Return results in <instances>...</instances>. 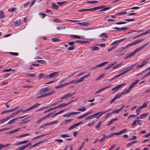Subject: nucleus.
Segmentation results:
<instances>
[{
	"label": "nucleus",
	"mask_w": 150,
	"mask_h": 150,
	"mask_svg": "<svg viewBox=\"0 0 150 150\" xmlns=\"http://www.w3.org/2000/svg\"><path fill=\"white\" fill-rule=\"evenodd\" d=\"M144 40V39H141L139 40H137L132 42L131 43H129L125 46L126 48L127 49L132 45L138 44Z\"/></svg>",
	"instance_id": "f257e3e1"
},
{
	"label": "nucleus",
	"mask_w": 150,
	"mask_h": 150,
	"mask_svg": "<svg viewBox=\"0 0 150 150\" xmlns=\"http://www.w3.org/2000/svg\"><path fill=\"white\" fill-rule=\"evenodd\" d=\"M144 40V39H141L139 40H137L132 42L131 43H129L125 46L126 48L127 49L132 45L138 44Z\"/></svg>",
	"instance_id": "f03ea898"
},
{
	"label": "nucleus",
	"mask_w": 150,
	"mask_h": 150,
	"mask_svg": "<svg viewBox=\"0 0 150 150\" xmlns=\"http://www.w3.org/2000/svg\"><path fill=\"white\" fill-rule=\"evenodd\" d=\"M144 40V39H141L139 40H137L132 42L131 43H129L125 46L126 48L127 49L132 45L138 44Z\"/></svg>",
	"instance_id": "7ed1b4c3"
},
{
	"label": "nucleus",
	"mask_w": 150,
	"mask_h": 150,
	"mask_svg": "<svg viewBox=\"0 0 150 150\" xmlns=\"http://www.w3.org/2000/svg\"><path fill=\"white\" fill-rule=\"evenodd\" d=\"M123 92L119 93L116 94L114 98L110 101V103L111 104L113 103L117 99H118L120 98L121 96L123 95Z\"/></svg>",
	"instance_id": "20e7f679"
},
{
	"label": "nucleus",
	"mask_w": 150,
	"mask_h": 150,
	"mask_svg": "<svg viewBox=\"0 0 150 150\" xmlns=\"http://www.w3.org/2000/svg\"><path fill=\"white\" fill-rule=\"evenodd\" d=\"M50 90V88L49 87H46L42 88L40 90L38 93H40V95H43L44 94H45V93H46Z\"/></svg>",
	"instance_id": "39448f33"
},
{
	"label": "nucleus",
	"mask_w": 150,
	"mask_h": 150,
	"mask_svg": "<svg viewBox=\"0 0 150 150\" xmlns=\"http://www.w3.org/2000/svg\"><path fill=\"white\" fill-rule=\"evenodd\" d=\"M59 75V72H55L47 75L45 76L47 79H50L51 78H53Z\"/></svg>",
	"instance_id": "423d86ee"
},
{
	"label": "nucleus",
	"mask_w": 150,
	"mask_h": 150,
	"mask_svg": "<svg viewBox=\"0 0 150 150\" xmlns=\"http://www.w3.org/2000/svg\"><path fill=\"white\" fill-rule=\"evenodd\" d=\"M76 92H74L73 93H68L64 95V96H63L61 98V100L63 99H67L74 95Z\"/></svg>",
	"instance_id": "0eeeda50"
},
{
	"label": "nucleus",
	"mask_w": 150,
	"mask_h": 150,
	"mask_svg": "<svg viewBox=\"0 0 150 150\" xmlns=\"http://www.w3.org/2000/svg\"><path fill=\"white\" fill-rule=\"evenodd\" d=\"M105 6L102 5L100 6H97V7H98V9H103L99 11L100 12H103L104 11H105L107 10H109L111 8V7L104 8Z\"/></svg>",
	"instance_id": "6e6552de"
},
{
	"label": "nucleus",
	"mask_w": 150,
	"mask_h": 150,
	"mask_svg": "<svg viewBox=\"0 0 150 150\" xmlns=\"http://www.w3.org/2000/svg\"><path fill=\"white\" fill-rule=\"evenodd\" d=\"M55 92V91H53L51 92H49L48 93H47L46 94H44L43 95H41L38 96L37 97V98H40L45 97L47 96H50L52 94L54 93Z\"/></svg>",
	"instance_id": "1a4fd4ad"
},
{
	"label": "nucleus",
	"mask_w": 150,
	"mask_h": 150,
	"mask_svg": "<svg viewBox=\"0 0 150 150\" xmlns=\"http://www.w3.org/2000/svg\"><path fill=\"white\" fill-rule=\"evenodd\" d=\"M111 110V109H108V110H107L105 111H102L100 112H98V113H99V114H101L100 115L96 116V117H95L97 119H98L100 118V117H101V116L103 115V113L108 112H109V111H110V110Z\"/></svg>",
	"instance_id": "9d476101"
},
{
	"label": "nucleus",
	"mask_w": 150,
	"mask_h": 150,
	"mask_svg": "<svg viewBox=\"0 0 150 150\" xmlns=\"http://www.w3.org/2000/svg\"><path fill=\"white\" fill-rule=\"evenodd\" d=\"M99 114V113H96L93 115H91V116H89L86 117L85 119V120H88L90 119H92L93 118V117H94L96 116H96H96L97 115H98Z\"/></svg>",
	"instance_id": "9b49d317"
},
{
	"label": "nucleus",
	"mask_w": 150,
	"mask_h": 150,
	"mask_svg": "<svg viewBox=\"0 0 150 150\" xmlns=\"http://www.w3.org/2000/svg\"><path fill=\"white\" fill-rule=\"evenodd\" d=\"M124 105H123L119 109L116 110H114L112 111V114L113 113H118L120 111L122 110L124 108Z\"/></svg>",
	"instance_id": "f8f14e48"
},
{
	"label": "nucleus",
	"mask_w": 150,
	"mask_h": 150,
	"mask_svg": "<svg viewBox=\"0 0 150 150\" xmlns=\"http://www.w3.org/2000/svg\"><path fill=\"white\" fill-rule=\"evenodd\" d=\"M125 84L126 83H125L119 84L113 88L112 89V90L113 91L115 90H117Z\"/></svg>",
	"instance_id": "ddd939ff"
},
{
	"label": "nucleus",
	"mask_w": 150,
	"mask_h": 150,
	"mask_svg": "<svg viewBox=\"0 0 150 150\" xmlns=\"http://www.w3.org/2000/svg\"><path fill=\"white\" fill-rule=\"evenodd\" d=\"M77 24L81 25L83 26H88L89 25V22H84L83 23H77Z\"/></svg>",
	"instance_id": "4468645a"
},
{
	"label": "nucleus",
	"mask_w": 150,
	"mask_h": 150,
	"mask_svg": "<svg viewBox=\"0 0 150 150\" xmlns=\"http://www.w3.org/2000/svg\"><path fill=\"white\" fill-rule=\"evenodd\" d=\"M20 112V110H18L17 111L13 113L10 114L9 116H8L10 117V118L11 119L14 117L16 115L19 114Z\"/></svg>",
	"instance_id": "2eb2a0df"
},
{
	"label": "nucleus",
	"mask_w": 150,
	"mask_h": 150,
	"mask_svg": "<svg viewBox=\"0 0 150 150\" xmlns=\"http://www.w3.org/2000/svg\"><path fill=\"white\" fill-rule=\"evenodd\" d=\"M139 81V80H137L135 81L134 82H133L131 84L130 86H129V87L131 89L137 83H138Z\"/></svg>",
	"instance_id": "dca6fc26"
},
{
	"label": "nucleus",
	"mask_w": 150,
	"mask_h": 150,
	"mask_svg": "<svg viewBox=\"0 0 150 150\" xmlns=\"http://www.w3.org/2000/svg\"><path fill=\"white\" fill-rule=\"evenodd\" d=\"M14 25L16 27L19 26L21 24L22 22L21 20L17 21L15 22L14 23Z\"/></svg>",
	"instance_id": "f3484780"
},
{
	"label": "nucleus",
	"mask_w": 150,
	"mask_h": 150,
	"mask_svg": "<svg viewBox=\"0 0 150 150\" xmlns=\"http://www.w3.org/2000/svg\"><path fill=\"white\" fill-rule=\"evenodd\" d=\"M100 37L102 38H108V35L106 33H104L101 34L100 35Z\"/></svg>",
	"instance_id": "a211bd4d"
},
{
	"label": "nucleus",
	"mask_w": 150,
	"mask_h": 150,
	"mask_svg": "<svg viewBox=\"0 0 150 150\" xmlns=\"http://www.w3.org/2000/svg\"><path fill=\"white\" fill-rule=\"evenodd\" d=\"M10 119V117L8 116V117L0 120L1 122V124L4 122L8 120L9 119Z\"/></svg>",
	"instance_id": "6ab92c4d"
},
{
	"label": "nucleus",
	"mask_w": 150,
	"mask_h": 150,
	"mask_svg": "<svg viewBox=\"0 0 150 150\" xmlns=\"http://www.w3.org/2000/svg\"><path fill=\"white\" fill-rule=\"evenodd\" d=\"M70 36L71 37V38H79L80 39L81 38H83L84 36H83L80 37L78 35H71Z\"/></svg>",
	"instance_id": "aec40b11"
},
{
	"label": "nucleus",
	"mask_w": 150,
	"mask_h": 150,
	"mask_svg": "<svg viewBox=\"0 0 150 150\" xmlns=\"http://www.w3.org/2000/svg\"><path fill=\"white\" fill-rule=\"evenodd\" d=\"M5 17L4 12L2 11H0V19H3Z\"/></svg>",
	"instance_id": "412c9836"
},
{
	"label": "nucleus",
	"mask_w": 150,
	"mask_h": 150,
	"mask_svg": "<svg viewBox=\"0 0 150 150\" xmlns=\"http://www.w3.org/2000/svg\"><path fill=\"white\" fill-rule=\"evenodd\" d=\"M89 49L93 51H97L99 50V48L98 47L93 46L89 48Z\"/></svg>",
	"instance_id": "4be33fe9"
},
{
	"label": "nucleus",
	"mask_w": 150,
	"mask_h": 150,
	"mask_svg": "<svg viewBox=\"0 0 150 150\" xmlns=\"http://www.w3.org/2000/svg\"><path fill=\"white\" fill-rule=\"evenodd\" d=\"M11 144H8L6 145H3L2 144H0V150L2 149L3 148L9 146Z\"/></svg>",
	"instance_id": "5701e85b"
},
{
	"label": "nucleus",
	"mask_w": 150,
	"mask_h": 150,
	"mask_svg": "<svg viewBox=\"0 0 150 150\" xmlns=\"http://www.w3.org/2000/svg\"><path fill=\"white\" fill-rule=\"evenodd\" d=\"M45 74L43 73H40L39 74L38 78L39 79H41L45 77Z\"/></svg>",
	"instance_id": "b1692460"
},
{
	"label": "nucleus",
	"mask_w": 150,
	"mask_h": 150,
	"mask_svg": "<svg viewBox=\"0 0 150 150\" xmlns=\"http://www.w3.org/2000/svg\"><path fill=\"white\" fill-rule=\"evenodd\" d=\"M108 62H105L101 63L100 64H99L97 65L98 67V68L99 67H102L104 66V65H105V64H106L108 63Z\"/></svg>",
	"instance_id": "393cba45"
},
{
	"label": "nucleus",
	"mask_w": 150,
	"mask_h": 150,
	"mask_svg": "<svg viewBox=\"0 0 150 150\" xmlns=\"http://www.w3.org/2000/svg\"><path fill=\"white\" fill-rule=\"evenodd\" d=\"M52 8L54 9L57 10L58 9L59 6L55 4H53L52 5Z\"/></svg>",
	"instance_id": "a878e982"
},
{
	"label": "nucleus",
	"mask_w": 150,
	"mask_h": 150,
	"mask_svg": "<svg viewBox=\"0 0 150 150\" xmlns=\"http://www.w3.org/2000/svg\"><path fill=\"white\" fill-rule=\"evenodd\" d=\"M40 105V104H39V103H37L34 105L30 107V110H32V109L35 108L39 106V105Z\"/></svg>",
	"instance_id": "bb28decb"
},
{
	"label": "nucleus",
	"mask_w": 150,
	"mask_h": 150,
	"mask_svg": "<svg viewBox=\"0 0 150 150\" xmlns=\"http://www.w3.org/2000/svg\"><path fill=\"white\" fill-rule=\"evenodd\" d=\"M126 49L125 46L124 47H121L118 49L117 51V52H121L124 49Z\"/></svg>",
	"instance_id": "cd10ccee"
},
{
	"label": "nucleus",
	"mask_w": 150,
	"mask_h": 150,
	"mask_svg": "<svg viewBox=\"0 0 150 150\" xmlns=\"http://www.w3.org/2000/svg\"><path fill=\"white\" fill-rule=\"evenodd\" d=\"M75 42L78 43H86L87 41H82L80 40H77L75 41Z\"/></svg>",
	"instance_id": "c85d7f7f"
},
{
	"label": "nucleus",
	"mask_w": 150,
	"mask_h": 150,
	"mask_svg": "<svg viewBox=\"0 0 150 150\" xmlns=\"http://www.w3.org/2000/svg\"><path fill=\"white\" fill-rule=\"evenodd\" d=\"M46 141V140H44L43 141H41L38 142V143H35V144H34V145H33L32 146V147H35L36 146H37L38 145L42 143L45 142Z\"/></svg>",
	"instance_id": "c756f323"
},
{
	"label": "nucleus",
	"mask_w": 150,
	"mask_h": 150,
	"mask_svg": "<svg viewBox=\"0 0 150 150\" xmlns=\"http://www.w3.org/2000/svg\"><path fill=\"white\" fill-rule=\"evenodd\" d=\"M20 128H18L17 129H15L9 132V134H13L15 133L16 132H18L20 130Z\"/></svg>",
	"instance_id": "7c9ffc66"
},
{
	"label": "nucleus",
	"mask_w": 150,
	"mask_h": 150,
	"mask_svg": "<svg viewBox=\"0 0 150 150\" xmlns=\"http://www.w3.org/2000/svg\"><path fill=\"white\" fill-rule=\"evenodd\" d=\"M67 1H64L63 2H58L57 4L60 6H62L63 4L66 3Z\"/></svg>",
	"instance_id": "2f4dec72"
},
{
	"label": "nucleus",
	"mask_w": 150,
	"mask_h": 150,
	"mask_svg": "<svg viewBox=\"0 0 150 150\" xmlns=\"http://www.w3.org/2000/svg\"><path fill=\"white\" fill-rule=\"evenodd\" d=\"M147 115V113H143L140 115V118H141V119H143L146 117Z\"/></svg>",
	"instance_id": "473e14b6"
},
{
	"label": "nucleus",
	"mask_w": 150,
	"mask_h": 150,
	"mask_svg": "<svg viewBox=\"0 0 150 150\" xmlns=\"http://www.w3.org/2000/svg\"><path fill=\"white\" fill-rule=\"evenodd\" d=\"M53 113V112H51L50 113H49L47 115H46V116H44V117H43L44 119V120L45 119L48 117H50V116H51Z\"/></svg>",
	"instance_id": "72a5a7b5"
},
{
	"label": "nucleus",
	"mask_w": 150,
	"mask_h": 150,
	"mask_svg": "<svg viewBox=\"0 0 150 150\" xmlns=\"http://www.w3.org/2000/svg\"><path fill=\"white\" fill-rule=\"evenodd\" d=\"M32 145V144L31 143H29L27 145H26L25 146H21L22 148H23V149L24 150V149H25V148L28 147L29 146H30Z\"/></svg>",
	"instance_id": "f704fd0d"
},
{
	"label": "nucleus",
	"mask_w": 150,
	"mask_h": 150,
	"mask_svg": "<svg viewBox=\"0 0 150 150\" xmlns=\"http://www.w3.org/2000/svg\"><path fill=\"white\" fill-rule=\"evenodd\" d=\"M137 142V141H134L132 142H131L128 144H127V146H131L134 143H136Z\"/></svg>",
	"instance_id": "c9c22d12"
},
{
	"label": "nucleus",
	"mask_w": 150,
	"mask_h": 150,
	"mask_svg": "<svg viewBox=\"0 0 150 150\" xmlns=\"http://www.w3.org/2000/svg\"><path fill=\"white\" fill-rule=\"evenodd\" d=\"M73 120V119H72L64 120L63 121V123L64 124H66L68 122H71V121H72Z\"/></svg>",
	"instance_id": "e433bc0d"
},
{
	"label": "nucleus",
	"mask_w": 150,
	"mask_h": 150,
	"mask_svg": "<svg viewBox=\"0 0 150 150\" xmlns=\"http://www.w3.org/2000/svg\"><path fill=\"white\" fill-rule=\"evenodd\" d=\"M78 110L81 111H84L86 110V107L84 106L82 108H78Z\"/></svg>",
	"instance_id": "4c0bfd02"
},
{
	"label": "nucleus",
	"mask_w": 150,
	"mask_h": 150,
	"mask_svg": "<svg viewBox=\"0 0 150 150\" xmlns=\"http://www.w3.org/2000/svg\"><path fill=\"white\" fill-rule=\"evenodd\" d=\"M131 89L129 87V88L127 89L125 92H124V91H123V95H124L126 93H129Z\"/></svg>",
	"instance_id": "58836bf2"
},
{
	"label": "nucleus",
	"mask_w": 150,
	"mask_h": 150,
	"mask_svg": "<svg viewBox=\"0 0 150 150\" xmlns=\"http://www.w3.org/2000/svg\"><path fill=\"white\" fill-rule=\"evenodd\" d=\"M52 40L54 42H58L60 41L59 39L58 38H53L52 39Z\"/></svg>",
	"instance_id": "ea45409f"
},
{
	"label": "nucleus",
	"mask_w": 150,
	"mask_h": 150,
	"mask_svg": "<svg viewBox=\"0 0 150 150\" xmlns=\"http://www.w3.org/2000/svg\"><path fill=\"white\" fill-rule=\"evenodd\" d=\"M87 3L89 4H94L98 3V1H88Z\"/></svg>",
	"instance_id": "a19ab883"
},
{
	"label": "nucleus",
	"mask_w": 150,
	"mask_h": 150,
	"mask_svg": "<svg viewBox=\"0 0 150 150\" xmlns=\"http://www.w3.org/2000/svg\"><path fill=\"white\" fill-rule=\"evenodd\" d=\"M104 76H105V75L103 74L100 75L96 79V80H98L104 77Z\"/></svg>",
	"instance_id": "79ce46f5"
},
{
	"label": "nucleus",
	"mask_w": 150,
	"mask_h": 150,
	"mask_svg": "<svg viewBox=\"0 0 150 150\" xmlns=\"http://www.w3.org/2000/svg\"><path fill=\"white\" fill-rule=\"evenodd\" d=\"M142 49V48L141 47V46L140 47H139V48H137L134 51V52L135 53V54L137 52L140 51V50H141Z\"/></svg>",
	"instance_id": "37998d69"
},
{
	"label": "nucleus",
	"mask_w": 150,
	"mask_h": 150,
	"mask_svg": "<svg viewBox=\"0 0 150 150\" xmlns=\"http://www.w3.org/2000/svg\"><path fill=\"white\" fill-rule=\"evenodd\" d=\"M127 130L125 128L123 129L122 130L120 131V133L121 134L125 133H126L127 132Z\"/></svg>",
	"instance_id": "c03bdc74"
},
{
	"label": "nucleus",
	"mask_w": 150,
	"mask_h": 150,
	"mask_svg": "<svg viewBox=\"0 0 150 150\" xmlns=\"http://www.w3.org/2000/svg\"><path fill=\"white\" fill-rule=\"evenodd\" d=\"M83 80V77H82L80 79H79L78 80H77V83H79L82 82Z\"/></svg>",
	"instance_id": "a18cd8bd"
},
{
	"label": "nucleus",
	"mask_w": 150,
	"mask_h": 150,
	"mask_svg": "<svg viewBox=\"0 0 150 150\" xmlns=\"http://www.w3.org/2000/svg\"><path fill=\"white\" fill-rule=\"evenodd\" d=\"M101 122H99L97 125L96 126V128L98 129L100 127V126L101 124Z\"/></svg>",
	"instance_id": "49530a36"
},
{
	"label": "nucleus",
	"mask_w": 150,
	"mask_h": 150,
	"mask_svg": "<svg viewBox=\"0 0 150 150\" xmlns=\"http://www.w3.org/2000/svg\"><path fill=\"white\" fill-rule=\"evenodd\" d=\"M39 15L40 16H42V18H44L46 15V14L43 12H40Z\"/></svg>",
	"instance_id": "de8ad7c7"
},
{
	"label": "nucleus",
	"mask_w": 150,
	"mask_h": 150,
	"mask_svg": "<svg viewBox=\"0 0 150 150\" xmlns=\"http://www.w3.org/2000/svg\"><path fill=\"white\" fill-rule=\"evenodd\" d=\"M149 75H150V71L149 73H148L146 75H145L144 76H143L142 78V79H144L147 77V76H149Z\"/></svg>",
	"instance_id": "09e8293b"
},
{
	"label": "nucleus",
	"mask_w": 150,
	"mask_h": 150,
	"mask_svg": "<svg viewBox=\"0 0 150 150\" xmlns=\"http://www.w3.org/2000/svg\"><path fill=\"white\" fill-rule=\"evenodd\" d=\"M135 54V53L133 51L132 52L128 54V57H131L133 56Z\"/></svg>",
	"instance_id": "8fccbe9b"
},
{
	"label": "nucleus",
	"mask_w": 150,
	"mask_h": 150,
	"mask_svg": "<svg viewBox=\"0 0 150 150\" xmlns=\"http://www.w3.org/2000/svg\"><path fill=\"white\" fill-rule=\"evenodd\" d=\"M82 123H83V122H79L75 124L74 125V126L75 127H76L77 126H78L79 125L81 124Z\"/></svg>",
	"instance_id": "3c124183"
},
{
	"label": "nucleus",
	"mask_w": 150,
	"mask_h": 150,
	"mask_svg": "<svg viewBox=\"0 0 150 150\" xmlns=\"http://www.w3.org/2000/svg\"><path fill=\"white\" fill-rule=\"evenodd\" d=\"M71 115V113H66L63 115V116L64 117H70Z\"/></svg>",
	"instance_id": "603ef678"
},
{
	"label": "nucleus",
	"mask_w": 150,
	"mask_h": 150,
	"mask_svg": "<svg viewBox=\"0 0 150 150\" xmlns=\"http://www.w3.org/2000/svg\"><path fill=\"white\" fill-rule=\"evenodd\" d=\"M112 114V112H110L107 114L106 115L105 117V119L109 117V116L110 115H111Z\"/></svg>",
	"instance_id": "864d4df0"
},
{
	"label": "nucleus",
	"mask_w": 150,
	"mask_h": 150,
	"mask_svg": "<svg viewBox=\"0 0 150 150\" xmlns=\"http://www.w3.org/2000/svg\"><path fill=\"white\" fill-rule=\"evenodd\" d=\"M122 64V63H120L119 64H116L115 66L114 67H113V69H115L116 68L119 66H120Z\"/></svg>",
	"instance_id": "5fc2aeb1"
},
{
	"label": "nucleus",
	"mask_w": 150,
	"mask_h": 150,
	"mask_svg": "<svg viewBox=\"0 0 150 150\" xmlns=\"http://www.w3.org/2000/svg\"><path fill=\"white\" fill-rule=\"evenodd\" d=\"M9 53L11 55L15 56H17L19 54L16 52H10Z\"/></svg>",
	"instance_id": "6e6d98bb"
},
{
	"label": "nucleus",
	"mask_w": 150,
	"mask_h": 150,
	"mask_svg": "<svg viewBox=\"0 0 150 150\" xmlns=\"http://www.w3.org/2000/svg\"><path fill=\"white\" fill-rule=\"evenodd\" d=\"M27 116V115H24V116H21V117H16V118L14 119V120H15V121L16 120H18V119H22V118H23L24 117H25V116Z\"/></svg>",
	"instance_id": "4d7b16f0"
},
{
	"label": "nucleus",
	"mask_w": 150,
	"mask_h": 150,
	"mask_svg": "<svg viewBox=\"0 0 150 150\" xmlns=\"http://www.w3.org/2000/svg\"><path fill=\"white\" fill-rule=\"evenodd\" d=\"M27 76L28 77H34L35 76V74H28L27 75Z\"/></svg>",
	"instance_id": "13d9d810"
},
{
	"label": "nucleus",
	"mask_w": 150,
	"mask_h": 150,
	"mask_svg": "<svg viewBox=\"0 0 150 150\" xmlns=\"http://www.w3.org/2000/svg\"><path fill=\"white\" fill-rule=\"evenodd\" d=\"M55 22H57L58 23H61L62 22L61 20L58 18H55L53 20Z\"/></svg>",
	"instance_id": "bf43d9fd"
},
{
	"label": "nucleus",
	"mask_w": 150,
	"mask_h": 150,
	"mask_svg": "<svg viewBox=\"0 0 150 150\" xmlns=\"http://www.w3.org/2000/svg\"><path fill=\"white\" fill-rule=\"evenodd\" d=\"M15 121V120L14 119H12L11 120H10L7 124H13L14 123V121Z\"/></svg>",
	"instance_id": "052dcab7"
},
{
	"label": "nucleus",
	"mask_w": 150,
	"mask_h": 150,
	"mask_svg": "<svg viewBox=\"0 0 150 150\" xmlns=\"http://www.w3.org/2000/svg\"><path fill=\"white\" fill-rule=\"evenodd\" d=\"M90 76V73H88L87 75H86L84 76L83 77V78L84 80L88 76Z\"/></svg>",
	"instance_id": "680f3d73"
},
{
	"label": "nucleus",
	"mask_w": 150,
	"mask_h": 150,
	"mask_svg": "<svg viewBox=\"0 0 150 150\" xmlns=\"http://www.w3.org/2000/svg\"><path fill=\"white\" fill-rule=\"evenodd\" d=\"M75 48V46H71L68 47V49L69 50H73Z\"/></svg>",
	"instance_id": "e2e57ef3"
},
{
	"label": "nucleus",
	"mask_w": 150,
	"mask_h": 150,
	"mask_svg": "<svg viewBox=\"0 0 150 150\" xmlns=\"http://www.w3.org/2000/svg\"><path fill=\"white\" fill-rule=\"evenodd\" d=\"M58 120H56L54 121H52L50 122L51 125H54L56 124H57L58 122Z\"/></svg>",
	"instance_id": "0e129e2a"
},
{
	"label": "nucleus",
	"mask_w": 150,
	"mask_h": 150,
	"mask_svg": "<svg viewBox=\"0 0 150 150\" xmlns=\"http://www.w3.org/2000/svg\"><path fill=\"white\" fill-rule=\"evenodd\" d=\"M30 2L28 1L27 2V3L24 4L23 5L24 7L25 8L27 7L28 6Z\"/></svg>",
	"instance_id": "69168bd1"
},
{
	"label": "nucleus",
	"mask_w": 150,
	"mask_h": 150,
	"mask_svg": "<svg viewBox=\"0 0 150 150\" xmlns=\"http://www.w3.org/2000/svg\"><path fill=\"white\" fill-rule=\"evenodd\" d=\"M125 39V38H122L120 40H117V42L118 43H120L121 42H122V41H123Z\"/></svg>",
	"instance_id": "338daca9"
},
{
	"label": "nucleus",
	"mask_w": 150,
	"mask_h": 150,
	"mask_svg": "<svg viewBox=\"0 0 150 150\" xmlns=\"http://www.w3.org/2000/svg\"><path fill=\"white\" fill-rule=\"evenodd\" d=\"M61 136L63 138H66L67 137H69V136L66 134H62L61 135Z\"/></svg>",
	"instance_id": "774afa93"
}]
</instances>
